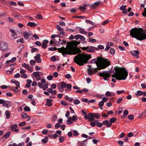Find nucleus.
<instances>
[{
    "mask_svg": "<svg viewBox=\"0 0 146 146\" xmlns=\"http://www.w3.org/2000/svg\"><path fill=\"white\" fill-rule=\"evenodd\" d=\"M80 43V41L72 40L71 41L68 42L66 48L62 47L57 49L56 47H50L48 48L49 51H55L57 50L59 52L62 54L64 56H66L64 55L65 54H76L78 53H80L81 51L77 46Z\"/></svg>",
    "mask_w": 146,
    "mask_h": 146,
    "instance_id": "nucleus-1",
    "label": "nucleus"
},
{
    "mask_svg": "<svg viewBox=\"0 0 146 146\" xmlns=\"http://www.w3.org/2000/svg\"><path fill=\"white\" fill-rule=\"evenodd\" d=\"M89 62L96 64L97 67L94 69L96 72H97L98 70L104 69L111 64L110 62L109 61L108 58H104L101 56H98L96 58L93 59L90 61Z\"/></svg>",
    "mask_w": 146,
    "mask_h": 146,
    "instance_id": "nucleus-2",
    "label": "nucleus"
},
{
    "mask_svg": "<svg viewBox=\"0 0 146 146\" xmlns=\"http://www.w3.org/2000/svg\"><path fill=\"white\" fill-rule=\"evenodd\" d=\"M130 35L132 37L142 41L146 38V31L141 28H132L130 31Z\"/></svg>",
    "mask_w": 146,
    "mask_h": 146,
    "instance_id": "nucleus-3",
    "label": "nucleus"
},
{
    "mask_svg": "<svg viewBox=\"0 0 146 146\" xmlns=\"http://www.w3.org/2000/svg\"><path fill=\"white\" fill-rule=\"evenodd\" d=\"M115 73L112 74L111 76L119 80H125L128 76V72L125 68L115 67L114 68Z\"/></svg>",
    "mask_w": 146,
    "mask_h": 146,
    "instance_id": "nucleus-4",
    "label": "nucleus"
},
{
    "mask_svg": "<svg viewBox=\"0 0 146 146\" xmlns=\"http://www.w3.org/2000/svg\"><path fill=\"white\" fill-rule=\"evenodd\" d=\"M91 55H87L85 54H78L74 58V62L79 66L84 65L91 58Z\"/></svg>",
    "mask_w": 146,
    "mask_h": 146,
    "instance_id": "nucleus-5",
    "label": "nucleus"
},
{
    "mask_svg": "<svg viewBox=\"0 0 146 146\" xmlns=\"http://www.w3.org/2000/svg\"><path fill=\"white\" fill-rule=\"evenodd\" d=\"M117 120V119L115 117H113L110 120L109 123V121L106 120L103 121L102 123L103 125H106L107 127H110L112 126V123H114Z\"/></svg>",
    "mask_w": 146,
    "mask_h": 146,
    "instance_id": "nucleus-6",
    "label": "nucleus"
},
{
    "mask_svg": "<svg viewBox=\"0 0 146 146\" xmlns=\"http://www.w3.org/2000/svg\"><path fill=\"white\" fill-rule=\"evenodd\" d=\"M8 47V44L6 42L2 41L0 42V48L1 51L6 52Z\"/></svg>",
    "mask_w": 146,
    "mask_h": 146,
    "instance_id": "nucleus-7",
    "label": "nucleus"
},
{
    "mask_svg": "<svg viewBox=\"0 0 146 146\" xmlns=\"http://www.w3.org/2000/svg\"><path fill=\"white\" fill-rule=\"evenodd\" d=\"M98 75L100 77H103L104 78L103 79L105 80H108V78L110 76V74L108 73L107 72H103L100 73H99Z\"/></svg>",
    "mask_w": 146,
    "mask_h": 146,
    "instance_id": "nucleus-8",
    "label": "nucleus"
},
{
    "mask_svg": "<svg viewBox=\"0 0 146 146\" xmlns=\"http://www.w3.org/2000/svg\"><path fill=\"white\" fill-rule=\"evenodd\" d=\"M87 49V52L90 53L94 52H95L94 50H98L97 48L92 46H88Z\"/></svg>",
    "mask_w": 146,
    "mask_h": 146,
    "instance_id": "nucleus-9",
    "label": "nucleus"
},
{
    "mask_svg": "<svg viewBox=\"0 0 146 146\" xmlns=\"http://www.w3.org/2000/svg\"><path fill=\"white\" fill-rule=\"evenodd\" d=\"M133 53L132 51L129 52V53H131L132 55L136 57L137 58H138L139 57V56L138 54H139V52L138 50H136L133 51Z\"/></svg>",
    "mask_w": 146,
    "mask_h": 146,
    "instance_id": "nucleus-10",
    "label": "nucleus"
},
{
    "mask_svg": "<svg viewBox=\"0 0 146 146\" xmlns=\"http://www.w3.org/2000/svg\"><path fill=\"white\" fill-rule=\"evenodd\" d=\"M41 55L40 54H38L35 56L34 57V58L36 60V62H37L40 63L41 62L42 60L40 57Z\"/></svg>",
    "mask_w": 146,
    "mask_h": 146,
    "instance_id": "nucleus-11",
    "label": "nucleus"
},
{
    "mask_svg": "<svg viewBox=\"0 0 146 146\" xmlns=\"http://www.w3.org/2000/svg\"><path fill=\"white\" fill-rule=\"evenodd\" d=\"M88 115L89 117V121L90 122L94 121V113H88Z\"/></svg>",
    "mask_w": 146,
    "mask_h": 146,
    "instance_id": "nucleus-12",
    "label": "nucleus"
},
{
    "mask_svg": "<svg viewBox=\"0 0 146 146\" xmlns=\"http://www.w3.org/2000/svg\"><path fill=\"white\" fill-rule=\"evenodd\" d=\"M52 99H47V103L46 105L50 107L52 106Z\"/></svg>",
    "mask_w": 146,
    "mask_h": 146,
    "instance_id": "nucleus-13",
    "label": "nucleus"
},
{
    "mask_svg": "<svg viewBox=\"0 0 146 146\" xmlns=\"http://www.w3.org/2000/svg\"><path fill=\"white\" fill-rule=\"evenodd\" d=\"M37 24H36L34 23L33 22H29L27 24V25L30 26L31 27H35Z\"/></svg>",
    "mask_w": 146,
    "mask_h": 146,
    "instance_id": "nucleus-14",
    "label": "nucleus"
},
{
    "mask_svg": "<svg viewBox=\"0 0 146 146\" xmlns=\"http://www.w3.org/2000/svg\"><path fill=\"white\" fill-rule=\"evenodd\" d=\"M27 84L25 86V87L28 88L30 87L31 86V84L32 83V81L29 79L27 80Z\"/></svg>",
    "mask_w": 146,
    "mask_h": 146,
    "instance_id": "nucleus-15",
    "label": "nucleus"
},
{
    "mask_svg": "<svg viewBox=\"0 0 146 146\" xmlns=\"http://www.w3.org/2000/svg\"><path fill=\"white\" fill-rule=\"evenodd\" d=\"M101 1H97L94 4L92 5L91 6L93 8H95L96 7H98V6L101 3Z\"/></svg>",
    "mask_w": 146,
    "mask_h": 146,
    "instance_id": "nucleus-16",
    "label": "nucleus"
},
{
    "mask_svg": "<svg viewBox=\"0 0 146 146\" xmlns=\"http://www.w3.org/2000/svg\"><path fill=\"white\" fill-rule=\"evenodd\" d=\"M60 39L59 38L58 40H59V41H56L55 42H58V44H66V41L64 40H62V41L61 42H60Z\"/></svg>",
    "mask_w": 146,
    "mask_h": 146,
    "instance_id": "nucleus-17",
    "label": "nucleus"
},
{
    "mask_svg": "<svg viewBox=\"0 0 146 146\" xmlns=\"http://www.w3.org/2000/svg\"><path fill=\"white\" fill-rule=\"evenodd\" d=\"M5 114L6 115V119H9L10 118L11 113L8 110L5 111Z\"/></svg>",
    "mask_w": 146,
    "mask_h": 146,
    "instance_id": "nucleus-18",
    "label": "nucleus"
},
{
    "mask_svg": "<svg viewBox=\"0 0 146 146\" xmlns=\"http://www.w3.org/2000/svg\"><path fill=\"white\" fill-rule=\"evenodd\" d=\"M16 60V58L15 57L13 58L10 60H7L6 62L7 64L9 63L10 62H13Z\"/></svg>",
    "mask_w": 146,
    "mask_h": 146,
    "instance_id": "nucleus-19",
    "label": "nucleus"
},
{
    "mask_svg": "<svg viewBox=\"0 0 146 146\" xmlns=\"http://www.w3.org/2000/svg\"><path fill=\"white\" fill-rule=\"evenodd\" d=\"M6 107L7 108H8L12 106L11 102L10 101H6Z\"/></svg>",
    "mask_w": 146,
    "mask_h": 146,
    "instance_id": "nucleus-20",
    "label": "nucleus"
},
{
    "mask_svg": "<svg viewBox=\"0 0 146 146\" xmlns=\"http://www.w3.org/2000/svg\"><path fill=\"white\" fill-rule=\"evenodd\" d=\"M18 127V125L17 124H14L12 125L11 127H10L12 131H14V130L16 128Z\"/></svg>",
    "mask_w": 146,
    "mask_h": 146,
    "instance_id": "nucleus-21",
    "label": "nucleus"
},
{
    "mask_svg": "<svg viewBox=\"0 0 146 146\" xmlns=\"http://www.w3.org/2000/svg\"><path fill=\"white\" fill-rule=\"evenodd\" d=\"M21 116L22 119H26L28 117L27 114L25 113H23Z\"/></svg>",
    "mask_w": 146,
    "mask_h": 146,
    "instance_id": "nucleus-22",
    "label": "nucleus"
},
{
    "mask_svg": "<svg viewBox=\"0 0 146 146\" xmlns=\"http://www.w3.org/2000/svg\"><path fill=\"white\" fill-rule=\"evenodd\" d=\"M10 131H7L6 133L3 135V138H7V137H9L10 136Z\"/></svg>",
    "mask_w": 146,
    "mask_h": 146,
    "instance_id": "nucleus-23",
    "label": "nucleus"
},
{
    "mask_svg": "<svg viewBox=\"0 0 146 146\" xmlns=\"http://www.w3.org/2000/svg\"><path fill=\"white\" fill-rule=\"evenodd\" d=\"M11 88V89L14 92H19L18 88L17 87L13 86Z\"/></svg>",
    "mask_w": 146,
    "mask_h": 146,
    "instance_id": "nucleus-24",
    "label": "nucleus"
},
{
    "mask_svg": "<svg viewBox=\"0 0 146 146\" xmlns=\"http://www.w3.org/2000/svg\"><path fill=\"white\" fill-rule=\"evenodd\" d=\"M41 141L44 143H47L48 141V137L46 136L45 137L44 139H42V140Z\"/></svg>",
    "mask_w": 146,
    "mask_h": 146,
    "instance_id": "nucleus-25",
    "label": "nucleus"
},
{
    "mask_svg": "<svg viewBox=\"0 0 146 146\" xmlns=\"http://www.w3.org/2000/svg\"><path fill=\"white\" fill-rule=\"evenodd\" d=\"M94 118H96L97 119H99L101 117V115L98 113H94Z\"/></svg>",
    "mask_w": 146,
    "mask_h": 146,
    "instance_id": "nucleus-26",
    "label": "nucleus"
},
{
    "mask_svg": "<svg viewBox=\"0 0 146 146\" xmlns=\"http://www.w3.org/2000/svg\"><path fill=\"white\" fill-rule=\"evenodd\" d=\"M78 28H79V30L80 31V33L82 34H87V32H85L84 29L80 28L79 27H78Z\"/></svg>",
    "mask_w": 146,
    "mask_h": 146,
    "instance_id": "nucleus-27",
    "label": "nucleus"
},
{
    "mask_svg": "<svg viewBox=\"0 0 146 146\" xmlns=\"http://www.w3.org/2000/svg\"><path fill=\"white\" fill-rule=\"evenodd\" d=\"M142 91L140 90H139L137 91V93H135V95H136L137 97H138L139 96L142 95Z\"/></svg>",
    "mask_w": 146,
    "mask_h": 146,
    "instance_id": "nucleus-28",
    "label": "nucleus"
},
{
    "mask_svg": "<svg viewBox=\"0 0 146 146\" xmlns=\"http://www.w3.org/2000/svg\"><path fill=\"white\" fill-rule=\"evenodd\" d=\"M88 74L89 75H91L94 74L93 73H92V72L93 70L89 68L88 69Z\"/></svg>",
    "mask_w": 146,
    "mask_h": 146,
    "instance_id": "nucleus-29",
    "label": "nucleus"
},
{
    "mask_svg": "<svg viewBox=\"0 0 146 146\" xmlns=\"http://www.w3.org/2000/svg\"><path fill=\"white\" fill-rule=\"evenodd\" d=\"M87 6V5H85L84 7L80 6L79 8V9L81 11L86 10V8L85 7H86Z\"/></svg>",
    "mask_w": 146,
    "mask_h": 146,
    "instance_id": "nucleus-30",
    "label": "nucleus"
},
{
    "mask_svg": "<svg viewBox=\"0 0 146 146\" xmlns=\"http://www.w3.org/2000/svg\"><path fill=\"white\" fill-rule=\"evenodd\" d=\"M71 121H72L71 117H69L68 118V120H67L66 121L68 122V123L67 124V125L72 124L73 123Z\"/></svg>",
    "mask_w": 146,
    "mask_h": 146,
    "instance_id": "nucleus-31",
    "label": "nucleus"
},
{
    "mask_svg": "<svg viewBox=\"0 0 146 146\" xmlns=\"http://www.w3.org/2000/svg\"><path fill=\"white\" fill-rule=\"evenodd\" d=\"M65 99L66 100H68L70 102H72L73 100V99L72 98H70L68 96H66L65 97Z\"/></svg>",
    "mask_w": 146,
    "mask_h": 146,
    "instance_id": "nucleus-32",
    "label": "nucleus"
},
{
    "mask_svg": "<svg viewBox=\"0 0 146 146\" xmlns=\"http://www.w3.org/2000/svg\"><path fill=\"white\" fill-rule=\"evenodd\" d=\"M23 35L25 39L27 40L29 37L28 33L26 31L24 32L23 33Z\"/></svg>",
    "mask_w": 146,
    "mask_h": 146,
    "instance_id": "nucleus-33",
    "label": "nucleus"
},
{
    "mask_svg": "<svg viewBox=\"0 0 146 146\" xmlns=\"http://www.w3.org/2000/svg\"><path fill=\"white\" fill-rule=\"evenodd\" d=\"M40 72H34L33 74V75L35 77H36L37 76H39V75H40L39 73Z\"/></svg>",
    "mask_w": 146,
    "mask_h": 146,
    "instance_id": "nucleus-34",
    "label": "nucleus"
},
{
    "mask_svg": "<svg viewBox=\"0 0 146 146\" xmlns=\"http://www.w3.org/2000/svg\"><path fill=\"white\" fill-rule=\"evenodd\" d=\"M72 121H74L77 120V117L76 115H73L71 117Z\"/></svg>",
    "mask_w": 146,
    "mask_h": 146,
    "instance_id": "nucleus-35",
    "label": "nucleus"
},
{
    "mask_svg": "<svg viewBox=\"0 0 146 146\" xmlns=\"http://www.w3.org/2000/svg\"><path fill=\"white\" fill-rule=\"evenodd\" d=\"M85 22L87 23H89L92 25H94V23L93 22L88 19L86 20Z\"/></svg>",
    "mask_w": 146,
    "mask_h": 146,
    "instance_id": "nucleus-36",
    "label": "nucleus"
},
{
    "mask_svg": "<svg viewBox=\"0 0 146 146\" xmlns=\"http://www.w3.org/2000/svg\"><path fill=\"white\" fill-rule=\"evenodd\" d=\"M73 135L74 136H77L79 135V133L76 130H74L73 131Z\"/></svg>",
    "mask_w": 146,
    "mask_h": 146,
    "instance_id": "nucleus-37",
    "label": "nucleus"
},
{
    "mask_svg": "<svg viewBox=\"0 0 146 146\" xmlns=\"http://www.w3.org/2000/svg\"><path fill=\"white\" fill-rule=\"evenodd\" d=\"M134 117V115H130L128 116V118L131 120H132Z\"/></svg>",
    "mask_w": 146,
    "mask_h": 146,
    "instance_id": "nucleus-38",
    "label": "nucleus"
},
{
    "mask_svg": "<svg viewBox=\"0 0 146 146\" xmlns=\"http://www.w3.org/2000/svg\"><path fill=\"white\" fill-rule=\"evenodd\" d=\"M105 94L106 96H109L111 97L112 96V93L109 91H107L105 93Z\"/></svg>",
    "mask_w": 146,
    "mask_h": 146,
    "instance_id": "nucleus-39",
    "label": "nucleus"
},
{
    "mask_svg": "<svg viewBox=\"0 0 146 146\" xmlns=\"http://www.w3.org/2000/svg\"><path fill=\"white\" fill-rule=\"evenodd\" d=\"M60 31V33L58 34V36L59 37V38L60 37V36L61 35H64L65 34V33L63 32V30L62 31Z\"/></svg>",
    "mask_w": 146,
    "mask_h": 146,
    "instance_id": "nucleus-40",
    "label": "nucleus"
},
{
    "mask_svg": "<svg viewBox=\"0 0 146 146\" xmlns=\"http://www.w3.org/2000/svg\"><path fill=\"white\" fill-rule=\"evenodd\" d=\"M80 103V101L78 99L75 100L74 102V103L75 105H77Z\"/></svg>",
    "mask_w": 146,
    "mask_h": 146,
    "instance_id": "nucleus-41",
    "label": "nucleus"
},
{
    "mask_svg": "<svg viewBox=\"0 0 146 146\" xmlns=\"http://www.w3.org/2000/svg\"><path fill=\"white\" fill-rule=\"evenodd\" d=\"M24 110L27 111H29L31 110L30 108L28 106H25L24 108Z\"/></svg>",
    "mask_w": 146,
    "mask_h": 146,
    "instance_id": "nucleus-42",
    "label": "nucleus"
},
{
    "mask_svg": "<svg viewBox=\"0 0 146 146\" xmlns=\"http://www.w3.org/2000/svg\"><path fill=\"white\" fill-rule=\"evenodd\" d=\"M66 87V84L64 82H61V87L62 88H65Z\"/></svg>",
    "mask_w": 146,
    "mask_h": 146,
    "instance_id": "nucleus-43",
    "label": "nucleus"
},
{
    "mask_svg": "<svg viewBox=\"0 0 146 146\" xmlns=\"http://www.w3.org/2000/svg\"><path fill=\"white\" fill-rule=\"evenodd\" d=\"M89 41L92 43H94L96 41V40L95 39L92 38H89Z\"/></svg>",
    "mask_w": 146,
    "mask_h": 146,
    "instance_id": "nucleus-44",
    "label": "nucleus"
},
{
    "mask_svg": "<svg viewBox=\"0 0 146 146\" xmlns=\"http://www.w3.org/2000/svg\"><path fill=\"white\" fill-rule=\"evenodd\" d=\"M123 100V99L122 98H120L118 99L116 101V103L117 104H119L121 103Z\"/></svg>",
    "mask_w": 146,
    "mask_h": 146,
    "instance_id": "nucleus-45",
    "label": "nucleus"
},
{
    "mask_svg": "<svg viewBox=\"0 0 146 146\" xmlns=\"http://www.w3.org/2000/svg\"><path fill=\"white\" fill-rule=\"evenodd\" d=\"M30 63L31 65L34 66L35 64V62L34 60H31L30 61Z\"/></svg>",
    "mask_w": 146,
    "mask_h": 146,
    "instance_id": "nucleus-46",
    "label": "nucleus"
},
{
    "mask_svg": "<svg viewBox=\"0 0 146 146\" xmlns=\"http://www.w3.org/2000/svg\"><path fill=\"white\" fill-rule=\"evenodd\" d=\"M56 28L59 31H61L63 30L62 28H61L59 25H57L56 26Z\"/></svg>",
    "mask_w": 146,
    "mask_h": 146,
    "instance_id": "nucleus-47",
    "label": "nucleus"
},
{
    "mask_svg": "<svg viewBox=\"0 0 146 146\" xmlns=\"http://www.w3.org/2000/svg\"><path fill=\"white\" fill-rule=\"evenodd\" d=\"M59 141L60 143L63 142L64 140V137L61 136L59 138Z\"/></svg>",
    "mask_w": 146,
    "mask_h": 146,
    "instance_id": "nucleus-48",
    "label": "nucleus"
},
{
    "mask_svg": "<svg viewBox=\"0 0 146 146\" xmlns=\"http://www.w3.org/2000/svg\"><path fill=\"white\" fill-rule=\"evenodd\" d=\"M104 48V46L102 45H98V49H100V50H103Z\"/></svg>",
    "mask_w": 146,
    "mask_h": 146,
    "instance_id": "nucleus-49",
    "label": "nucleus"
},
{
    "mask_svg": "<svg viewBox=\"0 0 146 146\" xmlns=\"http://www.w3.org/2000/svg\"><path fill=\"white\" fill-rule=\"evenodd\" d=\"M126 6V5H123L121 6L119 8L121 10H123L125 9Z\"/></svg>",
    "mask_w": 146,
    "mask_h": 146,
    "instance_id": "nucleus-50",
    "label": "nucleus"
},
{
    "mask_svg": "<svg viewBox=\"0 0 146 146\" xmlns=\"http://www.w3.org/2000/svg\"><path fill=\"white\" fill-rule=\"evenodd\" d=\"M115 50L111 48L110 50V52L111 54L113 55L115 53Z\"/></svg>",
    "mask_w": 146,
    "mask_h": 146,
    "instance_id": "nucleus-51",
    "label": "nucleus"
},
{
    "mask_svg": "<svg viewBox=\"0 0 146 146\" xmlns=\"http://www.w3.org/2000/svg\"><path fill=\"white\" fill-rule=\"evenodd\" d=\"M48 88V85L47 84H45L44 86H43L42 89L43 90H46Z\"/></svg>",
    "mask_w": 146,
    "mask_h": 146,
    "instance_id": "nucleus-52",
    "label": "nucleus"
},
{
    "mask_svg": "<svg viewBox=\"0 0 146 146\" xmlns=\"http://www.w3.org/2000/svg\"><path fill=\"white\" fill-rule=\"evenodd\" d=\"M47 79L49 80H50L53 78V76L52 75H50L47 76Z\"/></svg>",
    "mask_w": 146,
    "mask_h": 146,
    "instance_id": "nucleus-53",
    "label": "nucleus"
},
{
    "mask_svg": "<svg viewBox=\"0 0 146 146\" xmlns=\"http://www.w3.org/2000/svg\"><path fill=\"white\" fill-rule=\"evenodd\" d=\"M81 100L82 102H84L87 103L88 102V100L86 98H82L81 99Z\"/></svg>",
    "mask_w": 146,
    "mask_h": 146,
    "instance_id": "nucleus-54",
    "label": "nucleus"
},
{
    "mask_svg": "<svg viewBox=\"0 0 146 146\" xmlns=\"http://www.w3.org/2000/svg\"><path fill=\"white\" fill-rule=\"evenodd\" d=\"M10 4L11 5H13L14 6H16L17 5V4L16 3L12 1L10 2Z\"/></svg>",
    "mask_w": 146,
    "mask_h": 146,
    "instance_id": "nucleus-55",
    "label": "nucleus"
},
{
    "mask_svg": "<svg viewBox=\"0 0 146 146\" xmlns=\"http://www.w3.org/2000/svg\"><path fill=\"white\" fill-rule=\"evenodd\" d=\"M48 131L46 129H44L42 131V133L43 134H47Z\"/></svg>",
    "mask_w": 146,
    "mask_h": 146,
    "instance_id": "nucleus-56",
    "label": "nucleus"
},
{
    "mask_svg": "<svg viewBox=\"0 0 146 146\" xmlns=\"http://www.w3.org/2000/svg\"><path fill=\"white\" fill-rule=\"evenodd\" d=\"M38 48H32L31 52L32 53H33L36 51H37L38 50Z\"/></svg>",
    "mask_w": 146,
    "mask_h": 146,
    "instance_id": "nucleus-57",
    "label": "nucleus"
},
{
    "mask_svg": "<svg viewBox=\"0 0 146 146\" xmlns=\"http://www.w3.org/2000/svg\"><path fill=\"white\" fill-rule=\"evenodd\" d=\"M142 14L143 17H146V8L144 9V11Z\"/></svg>",
    "mask_w": 146,
    "mask_h": 146,
    "instance_id": "nucleus-58",
    "label": "nucleus"
},
{
    "mask_svg": "<svg viewBox=\"0 0 146 146\" xmlns=\"http://www.w3.org/2000/svg\"><path fill=\"white\" fill-rule=\"evenodd\" d=\"M27 75L26 74H23L21 75V77L25 78H27Z\"/></svg>",
    "mask_w": 146,
    "mask_h": 146,
    "instance_id": "nucleus-59",
    "label": "nucleus"
},
{
    "mask_svg": "<svg viewBox=\"0 0 146 146\" xmlns=\"http://www.w3.org/2000/svg\"><path fill=\"white\" fill-rule=\"evenodd\" d=\"M65 77L66 78H68V79H70L71 78V75L69 74H67L65 76Z\"/></svg>",
    "mask_w": 146,
    "mask_h": 146,
    "instance_id": "nucleus-60",
    "label": "nucleus"
},
{
    "mask_svg": "<svg viewBox=\"0 0 146 146\" xmlns=\"http://www.w3.org/2000/svg\"><path fill=\"white\" fill-rule=\"evenodd\" d=\"M36 18L39 19H42V17L41 15L38 14L36 16Z\"/></svg>",
    "mask_w": 146,
    "mask_h": 146,
    "instance_id": "nucleus-61",
    "label": "nucleus"
},
{
    "mask_svg": "<svg viewBox=\"0 0 146 146\" xmlns=\"http://www.w3.org/2000/svg\"><path fill=\"white\" fill-rule=\"evenodd\" d=\"M96 126L98 127H101L102 126V124L100 122H98L96 124Z\"/></svg>",
    "mask_w": 146,
    "mask_h": 146,
    "instance_id": "nucleus-62",
    "label": "nucleus"
},
{
    "mask_svg": "<svg viewBox=\"0 0 146 146\" xmlns=\"http://www.w3.org/2000/svg\"><path fill=\"white\" fill-rule=\"evenodd\" d=\"M35 44L36 45L38 46H40L41 45V43L38 41L36 42H35Z\"/></svg>",
    "mask_w": 146,
    "mask_h": 146,
    "instance_id": "nucleus-63",
    "label": "nucleus"
},
{
    "mask_svg": "<svg viewBox=\"0 0 146 146\" xmlns=\"http://www.w3.org/2000/svg\"><path fill=\"white\" fill-rule=\"evenodd\" d=\"M61 104L65 106H67L68 105V104L66 102L62 101L61 102Z\"/></svg>",
    "mask_w": 146,
    "mask_h": 146,
    "instance_id": "nucleus-64",
    "label": "nucleus"
}]
</instances>
